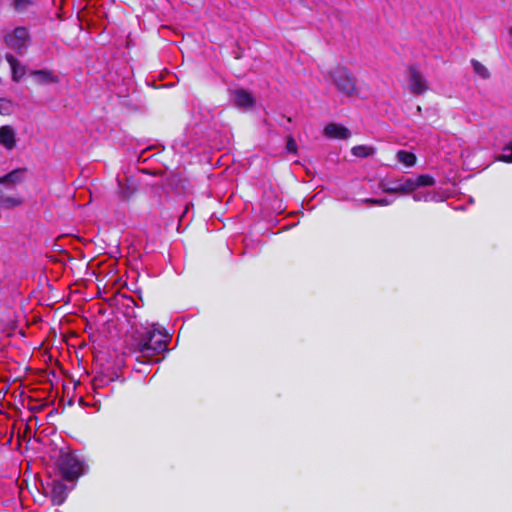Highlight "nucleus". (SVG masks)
I'll use <instances>...</instances> for the list:
<instances>
[{
	"label": "nucleus",
	"mask_w": 512,
	"mask_h": 512,
	"mask_svg": "<svg viewBox=\"0 0 512 512\" xmlns=\"http://www.w3.org/2000/svg\"><path fill=\"white\" fill-rule=\"evenodd\" d=\"M351 152L356 157H368L374 154L375 149L366 145H358L353 147Z\"/></svg>",
	"instance_id": "18"
},
{
	"label": "nucleus",
	"mask_w": 512,
	"mask_h": 512,
	"mask_svg": "<svg viewBox=\"0 0 512 512\" xmlns=\"http://www.w3.org/2000/svg\"><path fill=\"white\" fill-rule=\"evenodd\" d=\"M337 90L347 96L357 94L355 77L345 67H336L330 75Z\"/></svg>",
	"instance_id": "3"
},
{
	"label": "nucleus",
	"mask_w": 512,
	"mask_h": 512,
	"mask_svg": "<svg viewBox=\"0 0 512 512\" xmlns=\"http://www.w3.org/2000/svg\"><path fill=\"white\" fill-rule=\"evenodd\" d=\"M368 201L370 203L375 204V205L387 206V205H390L393 202V199L379 198V199H370Z\"/></svg>",
	"instance_id": "23"
},
{
	"label": "nucleus",
	"mask_w": 512,
	"mask_h": 512,
	"mask_svg": "<svg viewBox=\"0 0 512 512\" xmlns=\"http://www.w3.org/2000/svg\"><path fill=\"white\" fill-rule=\"evenodd\" d=\"M31 76L38 84L58 83L59 77L50 70H35L31 72Z\"/></svg>",
	"instance_id": "12"
},
{
	"label": "nucleus",
	"mask_w": 512,
	"mask_h": 512,
	"mask_svg": "<svg viewBox=\"0 0 512 512\" xmlns=\"http://www.w3.org/2000/svg\"><path fill=\"white\" fill-rule=\"evenodd\" d=\"M168 335L154 326L137 330L132 339V349L138 353L137 360L142 362H159L153 359L167 350Z\"/></svg>",
	"instance_id": "1"
},
{
	"label": "nucleus",
	"mask_w": 512,
	"mask_h": 512,
	"mask_svg": "<svg viewBox=\"0 0 512 512\" xmlns=\"http://www.w3.org/2000/svg\"><path fill=\"white\" fill-rule=\"evenodd\" d=\"M408 89L414 95H422L429 89L428 82L424 75L415 66L408 69Z\"/></svg>",
	"instance_id": "6"
},
{
	"label": "nucleus",
	"mask_w": 512,
	"mask_h": 512,
	"mask_svg": "<svg viewBox=\"0 0 512 512\" xmlns=\"http://www.w3.org/2000/svg\"><path fill=\"white\" fill-rule=\"evenodd\" d=\"M13 112V104L10 100L0 99V114L10 115Z\"/></svg>",
	"instance_id": "20"
},
{
	"label": "nucleus",
	"mask_w": 512,
	"mask_h": 512,
	"mask_svg": "<svg viewBox=\"0 0 512 512\" xmlns=\"http://www.w3.org/2000/svg\"><path fill=\"white\" fill-rule=\"evenodd\" d=\"M500 160L512 163V145L504 147L503 153L500 156Z\"/></svg>",
	"instance_id": "21"
},
{
	"label": "nucleus",
	"mask_w": 512,
	"mask_h": 512,
	"mask_svg": "<svg viewBox=\"0 0 512 512\" xmlns=\"http://www.w3.org/2000/svg\"><path fill=\"white\" fill-rule=\"evenodd\" d=\"M30 3L31 0H14L15 9L18 11L25 10Z\"/></svg>",
	"instance_id": "22"
},
{
	"label": "nucleus",
	"mask_w": 512,
	"mask_h": 512,
	"mask_svg": "<svg viewBox=\"0 0 512 512\" xmlns=\"http://www.w3.org/2000/svg\"><path fill=\"white\" fill-rule=\"evenodd\" d=\"M471 64L473 66L474 72L478 76H480L482 79H487L490 77V73H489L488 69L482 63L473 59L471 61Z\"/></svg>",
	"instance_id": "19"
},
{
	"label": "nucleus",
	"mask_w": 512,
	"mask_h": 512,
	"mask_svg": "<svg viewBox=\"0 0 512 512\" xmlns=\"http://www.w3.org/2000/svg\"><path fill=\"white\" fill-rule=\"evenodd\" d=\"M435 184V179L428 175L422 174L416 177H402V184L400 188L401 194H410L413 193L417 188L422 187H431Z\"/></svg>",
	"instance_id": "5"
},
{
	"label": "nucleus",
	"mask_w": 512,
	"mask_h": 512,
	"mask_svg": "<svg viewBox=\"0 0 512 512\" xmlns=\"http://www.w3.org/2000/svg\"><path fill=\"white\" fill-rule=\"evenodd\" d=\"M27 170L25 168H18L13 170L12 172L0 177V184L6 185L8 187H13L16 184L23 181Z\"/></svg>",
	"instance_id": "10"
},
{
	"label": "nucleus",
	"mask_w": 512,
	"mask_h": 512,
	"mask_svg": "<svg viewBox=\"0 0 512 512\" xmlns=\"http://www.w3.org/2000/svg\"><path fill=\"white\" fill-rule=\"evenodd\" d=\"M22 204V199L18 196H3L0 194V208L11 209Z\"/></svg>",
	"instance_id": "16"
},
{
	"label": "nucleus",
	"mask_w": 512,
	"mask_h": 512,
	"mask_svg": "<svg viewBox=\"0 0 512 512\" xmlns=\"http://www.w3.org/2000/svg\"><path fill=\"white\" fill-rule=\"evenodd\" d=\"M402 177L392 181H386L382 184V189L386 193H400Z\"/></svg>",
	"instance_id": "17"
},
{
	"label": "nucleus",
	"mask_w": 512,
	"mask_h": 512,
	"mask_svg": "<svg viewBox=\"0 0 512 512\" xmlns=\"http://www.w3.org/2000/svg\"><path fill=\"white\" fill-rule=\"evenodd\" d=\"M57 466L62 478L66 481L78 479L85 471L84 461L75 453H61Z\"/></svg>",
	"instance_id": "2"
},
{
	"label": "nucleus",
	"mask_w": 512,
	"mask_h": 512,
	"mask_svg": "<svg viewBox=\"0 0 512 512\" xmlns=\"http://www.w3.org/2000/svg\"><path fill=\"white\" fill-rule=\"evenodd\" d=\"M50 494L53 505L59 506L66 500L68 494L67 487L61 481L53 480L51 483Z\"/></svg>",
	"instance_id": "8"
},
{
	"label": "nucleus",
	"mask_w": 512,
	"mask_h": 512,
	"mask_svg": "<svg viewBox=\"0 0 512 512\" xmlns=\"http://www.w3.org/2000/svg\"><path fill=\"white\" fill-rule=\"evenodd\" d=\"M396 158L405 167H412L416 163L415 154L406 150H399L396 154Z\"/></svg>",
	"instance_id": "15"
},
{
	"label": "nucleus",
	"mask_w": 512,
	"mask_h": 512,
	"mask_svg": "<svg viewBox=\"0 0 512 512\" xmlns=\"http://www.w3.org/2000/svg\"><path fill=\"white\" fill-rule=\"evenodd\" d=\"M6 61L9 63L10 68L12 70L13 79L15 81H18L20 78H22L25 74V68L22 66L19 61L10 53H7Z\"/></svg>",
	"instance_id": "14"
},
{
	"label": "nucleus",
	"mask_w": 512,
	"mask_h": 512,
	"mask_svg": "<svg viewBox=\"0 0 512 512\" xmlns=\"http://www.w3.org/2000/svg\"><path fill=\"white\" fill-rule=\"evenodd\" d=\"M286 149L288 152H291V153H295L297 151L296 141L292 137L288 138Z\"/></svg>",
	"instance_id": "24"
},
{
	"label": "nucleus",
	"mask_w": 512,
	"mask_h": 512,
	"mask_svg": "<svg viewBox=\"0 0 512 512\" xmlns=\"http://www.w3.org/2000/svg\"><path fill=\"white\" fill-rule=\"evenodd\" d=\"M0 145L6 150L11 151L17 145L16 130L10 125L0 127Z\"/></svg>",
	"instance_id": "7"
},
{
	"label": "nucleus",
	"mask_w": 512,
	"mask_h": 512,
	"mask_svg": "<svg viewBox=\"0 0 512 512\" xmlns=\"http://www.w3.org/2000/svg\"><path fill=\"white\" fill-rule=\"evenodd\" d=\"M7 46L19 54L25 53L30 43V37L25 27H16L11 33L6 34Z\"/></svg>",
	"instance_id": "4"
},
{
	"label": "nucleus",
	"mask_w": 512,
	"mask_h": 512,
	"mask_svg": "<svg viewBox=\"0 0 512 512\" xmlns=\"http://www.w3.org/2000/svg\"><path fill=\"white\" fill-rule=\"evenodd\" d=\"M232 100L237 107L241 108H249L254 103L251 94L243 89L234 90L232 92Z\"/></svg>",
	"instance_id": "11"
},
{
	"label": "nucleus",
	"mask_w": 512,
	"mask_h": 512,
	"mask_svg": "<svg viewBox=\"0 0 512 512\" xmlns=\"http://www.w3.org/2000/svg\"><path fill=\"white\" fill-rule=\"evenodd\" d=\"M413 200L414 201H424V202H428V201H440L441 200V196L435 192V191H430V190H427V187H422V188H417L416 190L413 191Z\"/></svg>",
	"instance_id": "13"
},
{
	"label": "nucleus",
	"mask_w": 512,
	"mask_h": 512,
	"mask_svg": "<svg viewBox=\"0 0 512 512\" xmlns=\"http://www.w3.org/2000/svg\"><path fill=\"white\" fill-rule=\"evenodd\" d=\"M324 135L333 139H348L351 132L340 124L331 123L324 128Z\"/></svg>",
	"instance_id": "9"
}]
</instances>
